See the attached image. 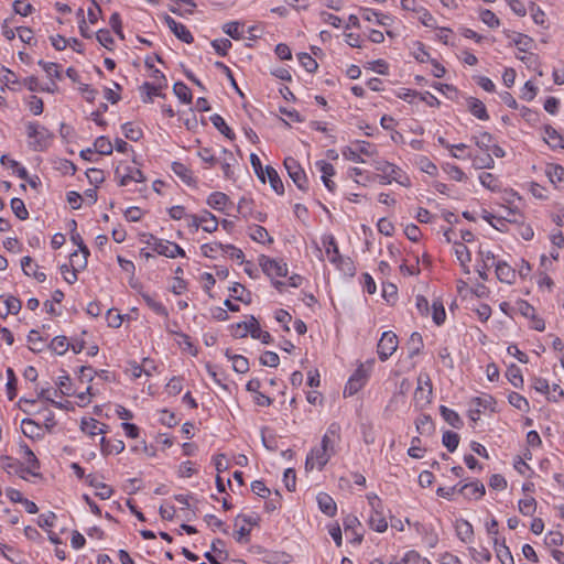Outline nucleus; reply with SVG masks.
I'll list each match as a JSON object with an SVG mask.
<instances>
[{
	"instance_id": "1",
	"label": "nucleus",
	"mask_w": 564,
	"mask_h": 564,
	"mask_svg": "<svg viewBox=\"0 0 564 564\" xmlns=\"http://www.w3.org/2000/svg\"><path fill=\"white\" fill-rule=\"evenodd\" d=\"M28 147L34 152H43L51 145L54 133L39 122L29 121L25 123Z\"/></svg>"
},
{
	"instance_id": "2",
	"label": "nucleus",
	"mask_w": 564,
	"mask_h": 564,
	"mask_svg": "<svg viewBox=\"0 0 564 564\" xmlns=\"http://www.w3.org/2000/svg\"><path fill=\"white\" fill-rule=\"evenodd\" d=\"M284 167L297 188L302 192H307L308 180L300 163L294 158L289 156L284 160Z\"/></svg>"
},
{
	"instance_id": "3",
	"label": "nucleus",
	"mask_w": 564,
	"mask_h": 564,
	"mask_svg": "<svg viewBox=\"0 0 564 564\" xmlns=\"http://www.w3.org/2000/svg\"><path fill=\"white\" fill-rule=\"evenodd\" d=\"M151 240L153 242L148 241V243L151 245L152 249L161 256H165L167 258H175L177 256L185 257V251L175 242L162 240L152 235Z\"/></svg>"
},
{
	"instance_id": "4",
	"label": "nucleus",
	"mask_w": 564,
	"mask_h": 564,
	"mask_svg": "<svg viewBox=\"0 0 564 564\" xmlns=\"http://www.w3.org/2000/svg\"><path fill=\"white\" fill-rule=\"evenodd\" d=\"M398 337L391 332H384L377 345V352L381 361H386L398 348Z\"/></svg>"
},
{
	"instance_id": "5",
	"label": "nucleus",
	"mask_w": 564,
	"mask_h": 564,
	"mask_svg": "<svg viewBox=\"0 0 564 564\" xmlns=\"http://www.w3.org/2000/svg\"><path fill=\"white\" fill-rule=\"evenodd\" d=\"M368 499L372 508V513L369 518V525L377 532H384L388 528V522L380 510L381 500L377 496H369Z\"/></svg>"
},
{
	"instance_id": "6",
	"label": "nucleus",
	"mask_w": 564,
	"mask_h": 564,
	"mask_svg": "<svg viewBox=\"0 0 564 564\" xmlns=\"http://www.w3.org/2000/svg\"><path fill=\"white\" fill-rule=\"evenodd\" d=\"M367 380L368 372L364 366L360 365L348 379L344 390V395L346 397L356 394L366 384Z\"/></svg>"
},
{
	"instance_id": "7",
	"label": "nucleus",
	"mask_w": 564,
	"mask_h": 564,
	"mask_svg": "<svg viewBox=\"0 0 564 564\" xmlns=\"http://www.w3.org/2000/svg\"><path fill=\"white\" fill-rule=\"evenodd\" d=\"M260 264L263 272L271 278L286 276L288 274V264L282 260L271 259L269 257L262 256L260 259Z\"/></svg>"
},
{
	"instance_id": "8",
	"label": "nucleus",
	"mask_w": 564,
	"mask_h": 564,
	"mask_svg": "<svg viewBox=\"0 0 564 564\" xmlns=\"http://www.w3.org/2000/svg\"><path fill=\"white\" fill-rule=\"evenodd\" d=\"M375 169L378 172H381L382 174L390 175V178H393L394 182H397L403 186L410 185V181L408 177H404V180H402L401 169L388 161H383V160L377 161L375 164Z\"/></svg>"
},
{
	"instance_id": "9",
	"label": "nucleus",
	"mask_w": 564,
	"mask_h": 564,
	"mask_svg": "<svg viewBox=\"0 0 564 564\" xmlns=\"http://www.w3.org/2000/svg\"><path fill=\"white\" fill-rule=\"evenodd\" d=\"M339 438L340 426L337 423H332L322 438L321 448L325 449V452H327L332 456L335 455V446L338 443Z\"/></svg>"
},
{
	"instance_id": "10",
	"label": "nucleus",
	"mask_w": 564,
	"mask_h": 564,
	"mask_svg": "<svg viewBox=\"0 0 564 564\" xmlns=\"http://www.w3.org/2000/svg\"><path fill=\"white\" fill-rule=\"evenodd\" d=\"M330 457L332 455L325 452V449H322L321 446L315 447L306 457L305 469L312 470L316 467L321 470L327 464Z\"/></svg>"
},
{
	"instance_id": "11",
	"label": "nucleus",
	"mask_w": 564,
	"mask_h": 564,
	"mask_svg": "<svg viewBox=\"0 0 564 564\" xmlns=\"http://www.w3.org/2000/svg\"><path fill=\"white\" fill-rule=\"evenodd\" d=\"M253 202L251 199H248L246 197H241L238 202V213L245 218V219H254L259 223H264L267 220V214L259 210H253L252 208Z\"/></svg>"
},
{
	"instance_id": "12",
	"label": "nucleus",
	"mask_w": 564,
	"mask_h": 564,
	"mask_svg": "<svg viewBox=\"0 0 564 564\" xmlns=\"http://www.w3.org/2000/svg\"><path fill=\"white\" fill-rule=\"evenodd\" d=\"M2 468L7 470L8 473H15L19 474L21 478L25 479L24 473H28L32 475L33 477H41L42 475L40 473L33 471L31 468H25L22 463L19 460L10 457V456H2Z\"/></svg>"
},
{
	"instance_id": "13",
	"label": "nucleus",
	"mask_w": 564,
	"mask_h": 564,
	"mask_svg": "<svg viewBox=\"0 0 564 564\" xmlns=\"http://www.w3.org/2000/svg\"><path fill=\"white\" fill-rule=\"evenodd\" d=\"M417 388L414 392V399L416 401L430 402V397L432 394V382L427 375H420L417 378Z\"/></svg>"
},
{
	"instance_id": "14",
	"label": "nucleus",
	"mask_w": 564,
	"mask_h": 564,
	"mask_svg": "<svg viewBox=\"0 0 564 564\" xmlns=\"http://www.w3.org/2000/svg\"><path fill=\"white\" fill-rule=\"evenodd\" d=\"M86 482L97 490L96 496L101 500L110 499V497L113 494V489L110 486H108L105 482L98 481L96 476L93 474L86 476Z\"/></svg>"
},
{
	"instance_id": "15",
	"label": "nucleus",
	"mask_w": 564,
	"mask_h": 564,
	"mask_svg": "<svg viewBox=\"0 0 564 564\" xmlns=\"http://www.w3.org/2000/svg\"><path fill=\"white\" fill-rule=\"evenodd\" d=\"M115 176L119 178V186H126L130 181H134V182H144L145 181V176L143 174V172L139 169H132V167H127V173L124 174H120V169L117 167L116 171H115Z\"/></svg>"
},
{
	"instance_id": "16",
	"label": "nucleus",
	"mask_w": 564,
	"mask_h": 564,
	"mask_svg": "<svg viewBox=\"0 0 564 564\" xmlns=\"http://www.w3.org/2000/svg\"><path fill=\"white\" fill-rule=\"evenodd\" d=\"M458 492L466 498L474 497L475 499H480L485 495L486 490L484 484L476 480L460 486Z\"/></svg>"
},
{
	"instance_id": "17",
	"label": "nucleus",
	"mask_w": 564,
	"mask_h": 564,
	"mask_svg": "<svg viewBox=\"0 0 564 564\" xmlns=\"http://www.w3.org/2000/svg\"><path fill=\"white\" fill-rule=\"evenodd\" d=\"M496 275L503 283L512 284L516 281V270L505 261L496 263Z\"/></svg>"
},
{
	"instance_id": "18",
	"label": "nucleus",
	"mask_w": 564,
	"mask_h": 564,
	"mask_svg": "<svg viewBox=\"0 0 564 564\" xmlns=\"http://www.w3.org/2000/svg\"><path fill=\"white\" fill-rule=\"evenodd\" d=\"M494 546L497 558L501 564H514L513 556L510 549L506 545V540L499 541L498 538L494 539Z\"/></svg>"
},
{
	"instance_id": "19",
	"label": "nucleus",
	"mask_w": 564,
	"mask_h": 564,
	"mask_svg": "<svg viewBox=\"0 0 564 564\" xmlns=\"http://www.w3.org/2000/svg\"><path fill=\"white\" fill-rule=\"evenodd\" d=\"M455 530L458 539L464 542L468 543L473 541L474 536V529L469 521L465 519H458L455 522Z\"/></svg>"
},
{
	"instance_id": "20",
	"label": "nucleus",
	"mask_w": 564,
	"mask_h": 564,
	"mask_svg": "<svg viewBox=\"0 0 564 564\" xmlns=\"http://www.w3.org/2000/svg\"><path fill=\"white\" fill-rule=\"evenodd\" d=\"M323 245L325 247V252L327 254L328 260L332 263H337L341 261V257L339 253V249L334 236L329 235L323 238Z\"/></svg>"
},
{
	"instance_id": "21",
	"label": "nucleus",
	"mask_w": 564,
	"mask_h": 564,
	"mask_svg": "<svg viewBox=\"0 0 564 564\" xmlns=\"http://www.w3.org/2000/svg\"><path fill=\"white\" fill-rule=\"evenodd\" d=\"M316 499H317L318 508L321 509V511L323 513H325L326 516H329V517L335 516V513L337 511V506H336V502L334 501V499L328 494L321 492L317 495Z\"/></svg>"
},
{
	"instance_id": "22",
	"label": "nucleus",
	"mask_w": 564,
	"mask_h": 564,
	"mask_svg": "<svg viewBox=\"0 0 564 564\" xmlns=\"http://www.w3.org/2000/svg\"><path fill=\"white\" fill-rule=\"evenodd\" d=\"M316 164L319 166V171L322 172V180L324 185L329 192H334L336 184L330 180V176L335 174L333 164L325 161H318Z\"/></svg>"
},
{
	"instance_id": "23",
	"label": "nucleus",
	"mask_w": 564,
	"mask_h": 564,
	"mask_svg": "<svg viewBox=\"0 0 564 564\" xmlns=\"http://www.w3.org/2000/svg\"><path fill=\"white\" fill-rule=\"evenodd\" d=\"M544 140L552 149H564V137L561 135L553 127L545 126Z\"/></svg>"
},
{
	"instance_id": "24",
	"label": "nucleus",
	"mask_w": 564,
	"mask_h": 564,
	"mask_svg": "<svg viewBox=\"0 0 564 564\" xmlns=\"http://www.w3.org/2000/svg\"><path fill=\"white\" fill-rule=\"evenodd\" d=\"M100 449L101 453L106 456L113 453L119 454L124 451V443L121 440H116L111 442L106 437H101Z\"/></svg>"
},
{
	"instance_id": "25",
	"label": "nucleus",
	"mask_w": 564,
	"mask_h": 564,
	"mask_svg": "<svg viewBox=\"0 0 564 564\" xmlns=\"http://www.w3.org/2000/svg\"><path fill=\"white\" fill-rule=\"evenodd\" d=\"M4 310L0 307V317L6 318L9 314H18L22 307L21 301L15 296H7L3 301Z\"/></svg>"
},
{
	"instance_id": "26",
	"label": "nucleus",
	"mask_w": 564,
	"mask_h": 564,
	"mask_svg": "<svg viewBox=\"0 0 564 564\" xmlns=\"http://www.w3.org/2000/svg\"><path fill=\"white\" fill-rule=\"evenodd\" d=\"M199 218L200 227L204 231L212 234L217 230L219 225L218 219L210 212L203 210Z\"/></svg>"
},
{
	"instance_id": "27",
	"label": "nucleus",
	"mask_w": 564,
	"mask_h": 564,
	"mask_svg": "<svg viewBox=\"0 0 564 564\" xmlns=\"http://www.w3.org/2000/svg\"><path fill=\"white\" fill-rule=\"evenodd\" d=\"M468 109L476 118L480 120L489 119L485 104L477 98L470 97L468 99Z\"/></svg>"
},
{
	"instance_id": "28",
	"label": "nucleus",
	"mask_w": 564,
	"mask_h": 564,
	"mask_svg": "<svg viewBox=\"0 0 564 564\" xmlns=\"http://www.w3.org/2000/svg\"><path fill=\"white\" fill-rule=\"evenodd\" d=\"M21 268L24 274L29 276L32 275L39 282H44L46 280V274L44 272H39L35 269H33V260L29 256H25L21 259Z\"/></svg>"
},
{
	"instance_id": "29",
	"label": "nucleus",
	"mask_w": 564,
	"mask_h": 564,
	"mask_svg": "<svg viewBox=\"0 0 564 564\" xmlns=\"http://www.w3.org/2000/svg\"><path fill=\"white\" fill-rule=\"evenodd\" d=\"M172 171L176 174L184 183L187 185H194L195 180L193 177L192 171L181 162L172 163Z\"/></svg>"
},
{
	"instance_id": "30",
	"label": "nucleus",
	"mask_w": 564,
	"mask_h": 564,
	"mask_svg": "<svg viewBox=\"0 0 564 564\" xmlns=\"http://www.w3.org/2000/svg\"><path fill=\"white\" fill-rule=\"evenodd\" d=\"M265 176L268 177L272 189L276 194L282 195L284 193V185H283L276 170L270 165H267L265 166Z\"/></svg>"
},
{
	"instance_id": "31",
	"label": "nucleus",
	"mask_w": 564,
	"mask_h": 564,
	"mask_svg": "<svg viewBox=\"0 0 564 564\" xmlns=\"http://www.w3.org/2000/svg\"><path fill=\"white\" fill-rule=\"evenodd\" d=\"M440 412H441V415L442 417L453 427L455 429H460L463 427L464 423H463V420L460 419V416L458 415L457 412H455L454 410L445 406V405H441L440 406Z\"/></svg>"
},
{
	"instance_id": "32",
	"label": "nucleus",
	"mask_w": 564,
	"mask_h": 564,
	"mask_svg": "<svg viewBox=\"0 0 564 564\" xmlns=\"http://www.w3.org/2000/svg\"><path fill=\"white\" fill-rule=\"evenodd\" d=\"M343 525H344V530H345V533L348 535L349 533H351L352 535V541L355 543H360L362 541V535L361 534H358L356 531H355V528L357 525H360L359 523V520L355 517V516H347L344 521H343Z\"/></svg>"
},
{
	"instance_id": "33",
	"label": "nucleus",
	"mask_w": 564,
	"mask_h": 564,
	"mask_svg": "<svg viewBox=\"0 0 564 564\" xmlns=\"http://www.w3.org/2000/svg\"><path fill=\"white\" fill-rule=\"evenodd\" d=\"M250 238L259 243H273V238L268 234L267 229L260 225H253L250 228Z\"/></svg>"
},
{
	"instance_id": "34",
	"label": "nucleus",
	"mask_w": 564,
	"mask_h": 564,
	"mask_svg": "<svg viewBox=\"0 0 564 564\" xmlns=\"http://www.w3.org/2000/svg\"><path fill=\"white\" fill-rule=\"evenodd\" d=\"M229 202V197L221 192H214L207 197V205L216 210H221L227 203Z\"/></svg>"
},
{
	"instance_id": "35",
	"label": "nucleus",
	"mask_w": 564,
	"mask_h": 564,
	"mask_svg": "<svg viewBox=\"0 0 564 564\" xmlns=\"http://www.w3.org/2000/svg\"><path fill=\"white\" fill-rule=\"evenodd\" d=\"M47 348L56 355H64L69 349V343L66 336H56L47 345Z\"/></svg>"
},
{
	"instance_id": "36",
	"label": "nucleus",
	"mask_w": 564,
	"mask_h": 564,
	"mask_svg": "<svg viewBox=\"0 0 564 564\" xmlns=\"http://www.w3.org/2000/svg\"><path fill=\"white\" fill-rule=\"evenodd\" d=\"M165 86L161 83L151 84L149 82L143 83L140 87L142 91H145V96L142 98L143 102H152L153 96H161L160 90Z\"/></svg>"
},
{
	"instance_id": "37",
	"label": "nucleus",
	"mask_w": 564,
	"mask_h": 564,
	"mask_svg": "<svg viewBox=\"0 0 564 564\" xmlns=\"http://www.w3.org/2000/svg\"><path fill=\"white\" fill-rule=\"evenodd\" d=\"M252 327H251V337L254 339H260L263 344H271L273 341L272 336L269 332L262 330L260 328L259 322L254 316L251 315Z\"/></svg>"
},
{
	"instance_id": "38",
	"label": "nucleus",
	"mask_w": 564,
	"mask_h": 564,
	"mask_svg": "<svg viewBox=\"0 0 564 564\" xmlns=\"http://www.w3.org/2000/svg\"><path fill=\"white\" fill-rule=\"evenodd\" d=\"M210 121L212 123L214 124V127L221 133L224 134L226 138H228L229 140H234L235 139V133L232 132V130L227 126L226 121L224 120V118L220 116V115H213L210 117Z\"/></svg>"
},
{
	"instance_id": "39",
	"label": "nucleus",
	"mask_w": 564,
	"mask_h": 564,
	"mask_svg": "<svg viewBox=\"0 0 564 564\" xmlns=\"http://www.w3.org/2000/svg\"><path fill=\"white\" fill-rule=\"evenodd\" d=\"M28 341L30 343V349L33 352H41L45 347H47V345H45V340L36 329L30 330L28 335Z\"/></svg>"
},
{
	"instance_id": "40",
	"label": "nucleus",
	"mask_w": 564,
	"mask_h": 564,
	"mask_svg": "<svg viewBox=\"0 0 564 564\" xmlns=\"http://www.w3.org/2000/svg\"><path fill=\"white\" fill-rule=\"evenodd\" d=\"M423 346L424 344L421 334L416 332L412 333L408 341L409 357L413 358L414 356L419 355L423 349Z\"/></svg>"
},
{
	"instance_id": "41",
	"label": "nucleus",
	"mask_w": 564,
	"mask_h": 564,
	"mask_svg": "<svg viewBox=\"0 0 564 564\" xmlns=\"http://www.w3.org/2000/svg\"><path fill=\"white\" fill-rule=\"evenodd\" d=\"M22 433L29 438H35L40 436V425L32 419H23L21 422Z\"/></svg>"
},
{
	"instance_id": "42",
	"label": "nucleus",
	"mask_w": 564,
	"mask_h": 564,
	"mask_svg": "<svg viewBox=\"0 0 564 564\" xmlns=\"http://www.w3.org/2000/svg\"><path fill=\"white\" fill-rule=\"evenodd\" d=\"M252 321L251 316L249 321H243L237 324L231 325V335L236 338H243L248 334H251Z\"/></svg>"
},
{
	"instance_id": "43",
	"label": "nucleus",
	"mask_w": 564,
	"mask_h": 564,
	"mask_svg": "<svg viewBox=\"0 0 564 564\" xmlns=\"http://www.w3.org/2000/svg\"><path fill=\"white\" fill-rule=\"evenodd\" d=\"M113 151V145L107 137H98L94 142V152L102 155H110Z\"/></svg>"
},
{
	"instance_id": "44",
	"label": "nucleus",
	"mask_w": 564,
	"mask_h": 564,
	"mask_svg": "<svg viewBox=\"0 0 564 564\" xmlns=\"http://www.w3.org/2000/svg\"><path fill=\"white\" fill-rule=\"evenodd\" d=\"M142 299L145 302V304L158 315L167 317L169 312L166 307L159 301H156L154 297H152L150 294H142Z\"/></svg>"
},
{
	"instance_id": "45",
	"label": "nucleus",
	"mask_w": 564,
	"mask_h": 564,
	"mask_svg": "<svg viewBox=\"0 0 564 564\" xmlns=\"http://www.w3.org/2000/svg\"><path fill=\"white\" fill-rule=\"evenodd\" d=\"M173 91L177 98L184 104H191L193 96L191 89L182 82H177L173 86Z\"/></svg>"
},
{
	"instance_id": "46",
	"label": "nucleus",
	"mask_w": 564,
	"mask_h": 564,
	"mask_svg": "<svg viewBox=\"0 0 564 564\" xmlns=\"http://www.w3.org/2000/svg\"><path fill=\"white\" fill-rule=\"evenodd\" d=\"M506 377L513 387H516V388L522 387L523 378H522L521 370L517 365H511L508 367V369L506 371Z\"/></svg>"
},
{
	"instance_id": "47",
	"label": "nucleus",
	"mask_w": 564,
	"mask_h": 564,
	"mask_svg": "<svg viewBox=\"0 0 564 564\" xmlns=\"http://www.w3.org/2000/svg\"><path fill=\"white\" fill-rule=\"evenodd\" d=\"M546 175L553 184L564 182V167L557 164H551L546 169Z\"/></svg>"
},
{
	"instance_id": "48",
	"label": "nucleus",
	"mask_w": 564,
	"mask_h": 564,
	"mask_svg": "<svg viewBox=\"0 0 564 564\" xmlns=\"http://www.w3.org/2000/svg\"><path fill=\"white\" fill-rule=\"evenodd\" d=\"M442 443L448 452L453 453L459 444V435L452 431H445L443 433Z\"/></svg>"
},
{
	"instance_id": "49",
	"label": "nucleus",
	"mask_w": 564,
	"mask_h": 564,
	"mask_svg": "<svg viewBox=\"0 0 564 564\" xmlns=\"http://www.w3.org/2000/svg\"><path fill=\"white\" fill-rule=\"evenodd\" d=\"M11 209L13 214L20 219L25 220L29 218V212L24 202L21 198L14 197L11 199Z\"/></svg>"
},
{
	"instance_id": "50",
	"label": "nucleus",
	"mask_w": 564,
	"mask_h": 564,
	"mask_svg": "<svg viewBox=\"0 0 564 564\" xmlns=\"http://www.w3.org/2000/svg\"><path fill=\"white\" fill-rule=\"evenodd\" d=\"M512 42L520 52H528L532 47L533 39L525 34L517 33L512 39Z\"/></svg>"
},
{
	"instance_id": "51",
	"label": "nucleus",
	"mask_w": 564,
	"mask_h": 564,
	"mask_svg": "<svg viewBox=\"0 0 564 564\" xmlns=\"http://www.w3.org/2000/svg\"><path fill=\"white\" fill-rule=\"evenodd\" d=\"M473 165L476 169H492L495 166V161L492 155L489 152H486L484 155L474 156Z\"/></svg>"
},
{
	"instance_id": "52",
	"label": "nucleus",
	"mask_w": 564,
	"mask_h": 564,
	"mask_svg": "<svg viewBox=\"0 0 564 564\" xmlns=\"http://www.w3.org/2000/svg\"><path fill=\"white\" fill-rule=\"evenodd\" d=\"M432 318L436 325H442L445 322L446 313L444 305L441 301H434L432 304Z\"/></svg>"
},
{
	"instance_id": "53",
	"label": "nucleus",
	"mask_w": 564,
	"mask_h": 564,
	"mask_svg": "<svg viewBox=\"0 0 564 564\" xmlns=\"http://www.w3.org/2000/svg\"><path fill=\"white\" fill-rule=\"evenodd\" d=\"M122 131L124 137L131 141H138L143 135L142 130L139 127H134L131 122L123 123Z\"/></svg>"
},
{
	"instance_id": "54",
	"label": "nucleus",
	"mask_w": 564,
	"mask_h": 564,
	"mask_svg": "<svg viewBox=\"0 0 564 564\" xmlns=\"http://www.w3.org/2000/svg\"><path fill=\"white\" fill-rule=\"evenodd\" d=\"M173 34L184 43L191 44L194 42V37L189 30L182 23H177L176 28L172 31Z\"/></svg>"
},
{
	"instance_id": "55",
	"label": "nucleus",
	"mask_w": 564,
	"mask_h": 564,
	"mask_svg": "<svg viewBox=\"0 0 564 564\" xmlns=\"http://www.w3.org/2000/svg\"><path fill=\"white\" fill-rule=\"evenodd\" d=\"M455 254L463 267L471 260L470 252L463 242H455Z\"/></svg>"
},
{
	"instance_id": "56",
	"label": "nucleus",
	"mask_w": 564,
	"mask_h": 564,
	"mask_svg": "<svg viewBox=\"0 0 564 564\" xmlns=\"http://www.w3.org/2000/svg\"><path fill=\"white\" fill-rule=\"evenodd\" d=\"M509 403L521 411H528L529 410V402L528 400L519 394L518 392H511L508 395Z\"/></svg>"
},
{
	"instance_id": "57",
	"label": "nucleus",
	"mask_w": 564,
	"mask_h": 564,
	"mask_svg": "<svg viewBox=\"0 0 564 564\" xmlns=\"http://www.w3.org/2000/svg\"><path fill=\"white\" fill-rule=\"evenodd\" d=\"M473 140L480 150L489 152L494 138L489 132H482L479 137H473Z\"/></svg>"
},
{
	"instance_id": "58",
	"label": "nucleus",
	"mask_w": 564,
	"mask_h": 564,
	"mask_svg": "<svg viewBox=\"0 0 564 564\" xmlns=\"http://www.w3.org/2000/svg\"><path fill=\"white\" fill-rule=\"evenodd\" d=\"M481 185L490 191H497L499 188V182L497 177L488 172H484L479 175Z\"/></svg>"
},
{
	"instance_id": "59",
	"label": "nucleus",
	"mask_w": 564,
	"mask_h": 564,
	"mask_svg": "<svg viewBox=\"0 0 564 564\" xmlns=\"http://www.w3.org/2000/svg\"><path fill=\"white\" fill-rule=\"evenodd\" d=\"M98 425H100V422H98L96 419H93V417L85 419L84 417L80 422V430L90 436H95V435H97Z\"/></svg>"
},
{
	"instance_id": "60",
	"label": "nucleus",
	"mask_w": 564,
	"mask_h": 564,
	"mask_svg": "<svg viewBox=\"0 0 564 564\" xmlns=\"http://www.w3.org/2000/svg\"><path fill=\"white\" fill-rule=\"evenodd\" d=\"M536 509V501L534 498L530 497L527 499H521L519 501V511L523 516H532Z\"/></svg>"
},
{
	"instance_id": "61",
	"label": "nucleus",
	"mask_w": 564,
	"mask_h": 564,
	"mask_svg": "<svg viewBox=\"0 0 564 564\" xmlns=\"http://www.w3.org/2000/svg\"><path fill=\"white\" fill-rule=\"evenodd\" d=\"M224 32L234 40H241L243 37L240 31V23L237 21L228 22L223 28Z\"/></svg>"
},
{
	"instance_id": "62",
	"label": "nucleus",
	"mask_w": 564,
	"mask_h": 564,
	"mask_svg": "<svg viewBox=\"0 0 564 564\" xmlns=\"http://www.w3.org/2000/svg\"><path fill=\"white\" fill-rule=\"evenodd\" d=\"M297 58L308 73H314L318 67L317 62L307 53H300Z\"/></svg>"
},
{
	"instance_id": "63",
	"label": "nucleus",
	"mask_w": 564,
	"mask_h": 564,
	"mask_svg": "<svg viewBox=\"0 0 564 564\" xmlns=\"http://www.w3.org/2000/svg\"><path fill=\"white\" fill-rule=\"evenodd\" d=\"M232 368L238 373H246L249 370V361L246 357L238 355L230 357Z\"/></svg>"
},
{
	"instance_id": "64",
	"label": "nucleus",
	"mask_w": 564,
	"mask_h": 564,
	"mask_svg": "<svg viewBox=\"0 0 564 564\" xmlns=\"http://www.w3.org/2000/svg\"><path fill=\"white\" fill-rule=\"evenodd\" d=\"M480 20L487 24L489 28H498L500 25V20L498 17L488 9H484L480 12Z\"/></svg>"
}]
</instances>
